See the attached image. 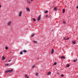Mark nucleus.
I'll list each match as a JSON object with an SVG mask.
<instances>
[{"instance_id": "33", "label": "nucleus", "mask_w": 78, "mask_h": 78, "mask_svg": "<svg viewBox=\"0 0 78 78\" xmlns=\"http://www.w3.org/2000/svg\"><path fill=\"white\" fill-rule=\"evenodd\" d=\"M57 74L58 75H59V72L57 73Z\"/></svg>"}, {"instance_id": "26", "label": "nucleus", "mask_w": 78, "mask_h": 78, "mask_svg": "<svg viewBox=\"0 0 78 78\" xmlns=\"http://www.w3.org/2000/svg\"><path fill=\"white\" fill-rule=\"evenodd\" d=\"M34 42H35V43H37V41H34Z\"/></svg>"}, {"instance_id": "13", "label": "nucleus", "mask_w": 78, "mask_h": 78, "mask_svg": "<svg viewBox=\"0 0 78 78\" xmlns=\"http://www.w3.org/2000/svg\"><path fill=\"white\" fill-rule=\"evenodd\" d=\"M23 52H24V53H26L27 52V50H24L23 51Z\"/></svg>"}, {"instance_id": "37", "label": "nucleus", "mask_w": 78, "mask_h": 78, "mask_svg": "<svg viewBox=\"0 0 78 78\" xmlns=\"http://www.w3.org/2000/svg\"><path fill=\"white\" fill-rule=\"evenodd\" d=\"M2 7V5H0V8Z\"/></svg>"}, {"instance_id": "24", "label": "nucleus", "mask_w": 78, "mask_h": 78, "mask_svg": "<svg viewBox=\"0 0 78 78\" xmlns=\"http://www.w3.org/2000/svg\"><path fill=\"white\" fill-rule=\"evenodd\" d=\"M34 36V34H33V35L31 36V37H33V36Z\"/></svg>"}, {"instance_id": "5", "label": "nucleus", "mask_w": 78, "mask_h": 78, "mask_svg": "<svg viewBox=\"0 0 78 78\" xmlns=\"http://www.w3.org/2000/svg\"><path fill=\"white\" fill-rule=\"evenodd\" d=\"M53 53H54V49H52L51 52V54H53Z\"/></svg>"}, {"instance_id": "39", "label": "nucleus", "mask_w": 78, "mask_h": 78, "mask_svg": "<svg viewBox=\"0 0 78 78\" xmlns=\"http://www.w3.org/2000/svg\"><path fill=\"white\" fill-rule=\"evenodd\" d=\"M27 78H29V77L27 76Z\"/></svg>"}, {"instance_id": "31", "label": "nucleus", "mask_w": 78, "mask_h": 78, "mask_svg": "<svg viewBox=\"0 0 78 78\" xmlns=\"http://www.w3.org/2000/svg\"><path fill=\"white\" fill-rule=\"evenodd\" d=\"M25 76L26 77H27V75L26 74L25 75Z\"/></svg>"}, {"instance_id": "23", "label": "nucleus", "mask_w": 78, "mask_h": 78, "mask_svg": "<svg viewBox=\"0 0 78 78\" xmlns=\"http://www.w3.org/2000/svg\"><path fill=\"white\" fill-rule=\"evenodd\" d=\"M35 66L34 65H33L32 66V68H34V67H35Z\"/></svg>"}, {"instance_id": "11", "label": "nucleus", "mask_w": 78, "mask_h": 78, "mask_svg": "<svg viewBox=\"0 0 78 78\" xmlns=\"http://www.w3.org/2000/svg\"><path fill=\"white\" fill-rule=\"evenodd\" d=\"M26 9L27 10V11H30V9L27 8H26Z\"/></svg>"}, {"instance_id": "25", "label": "nucleus", "mask_w": 78, "mask_h": 78, "mask_svg": "<svg viewBox=\"0 0 78 78\" xmlns=\"http://www.w3.org/2000/svg\"><path fill=\"white\" fill-rule=\"evenodd\" d=\"M61 76H62V77H63V76H64V75L63 74H62L61 75Z\"/></svg>"}, {"instance_id": "35", "label": "nucleus", "mask_w": 78, "mask_h": 78, "mask_svg": "<svg viewBox=\"0 0 78 78\" xmlns=\"http://www.w3.org/2000/svg\"><path fill=\"white\" fill-rule=\"evenodd\" d=\"M48 75H49V72H48L47 74Z\"/></svg>"}, {"instance_id": "12", "label": "nucleus", "mask_w": 78, "mask_h": 78, "mask_svg": "<svg viewBox=\"0 0 78 78\" xmlns=\"http://www.w3.org/2000/svg\"><path fill=\"white\" fill-rule=\"evenodd\" d=\"M62 11H63V13H64V12H65V9H62Z\"/></svg>"}, {"instance_id": "36", "label": "nucleus", "mask_w": 78, "mask_h": 78, "mask_svg": "<svg viewBox=\"0 0 78 78\" xmlns=\"http://www.w3.org/2000/svg\"><path fill=\"white\" fill-rule=\"evenodd\" d=\"M11 60H10L9 61V62H11Z\"/></svg>"}, {"instance_id": "3", "label": "nucleus", "mask_w": 78, "mask_h": 78, "mask_svg": "<svg viewBox=\"0 0 78 78\" xmlns=\"http://www.w3.org/2000/svg\"><path fill=\"white\" fill-rule=\"evenodd\" d=\"M22 11H21L20 12L19 14V16L20 17L22 16Z\"/></svg>"}, {"instance_id": "4", "label": "nucleus", "mask_w": 78, "mask_h": 78, "mask_svg": "<svg viewBox=\"0 0 78 78\" xmlns=\"http://www.w3.org/2000/svg\"><path fill=\"white\" fill-rule=\"evenodd\" d=\"M53 10L55 11H57V8L56 7H54L53 9Z\"/></svg>"}, {"instance_id": "20", "label": "nucleus", "mask_w": 78, "mask_h": 78, "mask_svg": "<svg viewBox=\"0 0 78 78\" xmlns=\"http://www.w3.org/2000/svg\"><path fill=\"white\" fill-rule=\"evenodd\" d=\"M5 73H8V72H9V71H8V70H7L5 71Z\"/></svg>"}, {"instance_id": "22", "label": "nucleus", "mask_w": 78, "mask_h": 78, "mask_svg": "<svg viewBox=\"0 0 78 78\" xmlns=\"http://www.w3.org/2000/svg\"><path fill=\"white\" fill-rule=\"evenodd\" d=\"M63 23H64V24L66 23V21H63Z\"/></svg>"}, {"instance_id": "28", "label": "nucleus", "mask_w": 78, "mask_h": 78, "mask_svg": "<svg viewBox=\"0 0 78 78\" xmlns=\"http://www.w3.org/2000/svg\"><path fill=\"white\" fill-rule=\"evenodd\" d=\"M5 66H9V64H5Z\"/></svg>"}, {"instance_id": "9", "label": "nucleus", "mask_w": 78, "mask_h": 78, "mask_svg": "<svg viewBox=\"0 0 78 78\" xmlns=\"http://www.w3.org/2000/svg\"><path fill=\"white\" fill-rule=\"evenodd\" d=\"M5 57H4V56H3L2 57V60H5Z\"/></svg>"}, {"instance_id": "27", "label": "nucleus", "mask_w": 78, "mask_h": 78, "mask_svg": "<svg viewBox=\"0 0 78 78\" xmlns=\"http://www.w3.org/2000/svg\"><path fill=\"white\" fill-rule=\"evenodd\" d=\"M67 67H70V65L69 64H68L67 65Z\"/></svg>"}, {"instance_id": "7", "label": "nucleus", "mask_w": 78, "mask_h": 78, "mask_svg": "<svg viewBox=\"0 0 78 78\" xmlns=\"http://www.w3.org/2000/svg\"><path fill=\"white\" fill-rule=\"evenodd\" d=\"M72 43L73 44H76V41H72Z\"/></svg>"}, {"instance_id": "2", "label": "nucleus", "mask_w": 78, "mask_h": 78, "mask_svg": "<svg viewBox=\"0 0 78 78\" xmlns=\"http://www.w3.org/2000/svg\"><path fill=\"white\" fill-rule=\"evenodd\" d=\"M41 15H40L38 17V19L37 20V21H39V20H41Z\"/></svg>"}, {"instance_id": "42", "label": "nucleus", "mask_w": 78, "mask_h": 78, "mask_svg": "<svg viewBox=\"0 0 78 78\" xmlns=\"http://www.w3.org/2000/svg\"><path fill=\"white\" fill-rule=\"evenodd\" d=\"M5 61V62H6V60Z\"/></svg>"}, {"instance_id": "14", "label": "nucleus", "mask_w": 78, "mask_h": 78, "mask_svg": "<svg viewBox=\"0 0 78 78\" xmlns=\"http://www.w3.org/2000/svg\"><path fill=\"white\" fill-rule=\"evenodd\" d=\"M56 64H57V63H56V62H55L54 63V66H56Z\"/></svg>"}, {"instance_id": "21", "label": "nucleus", "mask_w": 78, "mask_h": 78, "mask_svg": "<svg viewBox=\"0 0 78 78\" xmlns=\"http://www.w3.org/2000/svg\"><path fill=\"white\" fill-rule=\"evenodd\" d=\"M35 75H36V76H37V75H38V73H36Z\"/></svg>"}, {"instance_id": "10", "label": "nucleus", "mask_w": 78, "mask_h": 78, "mask_svg": "<svg viewBox=\"0 0 78 78\" xmlns=\"http://www.w3.org/2000/svg\"><path fill=\"white\" fill-rule=\"evenodd\" d=\"M44 13H45L46 14H47V13H48V11L46 10L44 12Z\"/></svg>"}, {"instance_id": "29", "label": "nucleus", "mask_w": 78, "mask_h": 78, "mask_svg": "<svg viewBox=\"0 0 78 78\" xmlns=\"http://www.w3.org/2000/svg\"><path fill=\"white\" fill-rule=\"evenodd\" d=\"M69 37H68L66 39H67V40H69Z\"/></svg>"}, {"instance_id": "38", "label": "nucleus", "mask_w": 78, "mask_h": 78, "mask_svg": "<svg viewBox=\"0 0 78 78\" xmlns=\"http://www.w3.org/2000/svg\"><path fill=\"white\" fill-rule=\"evenodd\" d=\"M76 8H77V9H78V6H77Z\"/></svg>"}, {"instance_id": "15", "label": "nucleus", "mask_w": 78, "mask_h": 78, "mask_svg": "<svg viewBox=\"0 0 78 78\" xmlns=\"http://www.w3.org/2000/svg\"><path fill=\"white\" fill-rule=\"evenodd\" d=\"M76 61H77V59H76V60L74 59L73 60V62H74Z\"/></svg>"}, {"instance_id": "32", "label": "nucleus", "mask_w": 78, "mask_h": 78, "mask_svg": "<svg viewBox=\"0 0 78 78\" xmlns=\"http://www.w3.org/2000/svg\"><path fill=\"white\" fill-rule=\"evenodd\" d=\"M64 40H66V37H65L64 38Z\"/></svg>"}, {"instance_id": "19", "label": "nucleus", "mask_w": 78, "mask_h": 78, "mask_svg": "<svg viewBox=\"0 0 78 78\" xmlns=\"http://www.w3.org/2000/svg\"><path fill=\"white\" fill-rule=\"evenodd\" d=\"M5 48V49H6V50H7L8 49V47H6Z\"/></svg>"}, {"instance_id": "8", "label": "nucleus", "mask_w": 78, "mask_h": 78, "mask_svg": "<svg viewBox=\"0 0 78 78\" xmlns=\"http://www.w3.org/2000/svg\"><path fill=\"white\" fill-rule=\"evenodd\" d=\"M13 71V69H12L11 70H8L9 72H12Z\"/></svg>"}, {"instance_id": "17", "label": "nucleus", "mask_w": 78, "mask_h": 78, "mask_svg": "<svg viewBox=\"0 0 78 78\" xmlns=\"http://www.w3.org/2000/svg\"><path fill=\"white\" fill-rule=\"evenodd\" d=\"M33 20L34 21H36V19L34 18H33Z\"/></svg>"}, {"instance_id": "30", "label": "nucleus", "mask_w": 78, "mask_h": 78, "mask_svg": "<svg viewBox=\"0 0 78 78\" xmlns=\"http://www.w3.org/2000/svg\"><path fill=\"white\" fill-rule=\"evenodd\" d=\"M28 3H31V2L30 1H29L27 2Z\"/></svg>"}, {"instance_id": "41", "label": "nucleus", "mask_w": 78, "mask_h": 78, "mask_svg": "<svg viewBox=\"0 0 78 78\" xmlns=\"http://www.w3.org/2000/svg\"><path fill=\"white\" fill-rule=\"evenodd\" d=\"M28 2H29L28 0H27V3H28Z\"/></svg>"}, {"instance_id": "1", "label": "nucleus", "mask_w": 78, "mask_h": 78, "mask_svg": "<svg viewBox=\"0 0 78 78\" xmlns=\"http://www.w3.org/2000/svg\"><path fill=\"white\" fill-rule=\"evenodd\" d=\"M11 24V21H10L8 22L7 23V25L9 26H10Z\"/></svg>"}, {"instance_id": "18", "label": "nucleus", "mask_w": 78, "mask_h": 78, "mask_svg": "<svg viewBox=\"0 0 78 78\" xmlns=\"http://www.w3.org/2000/svg\"><path fill=\"white\" fill-rule=\"evenodd\" d=\"M46 18H47V17H48V15H46L45 16Z\"/></svg>"}, {"instance_id": "34", "label": "nucleus", "mask_w": 78, "mask_h": 78, "mask_svg": "<svg viewBox=\"0 0 78 78\" xmlns=\"http://www.w3.org/2000/svg\"><path fill=\"white\" fill-rule=\"evenodd\" d=\"M51 74V72H49V75Z\"/></svg>"}, {"instance_id": "16", "label": "nucleus", "mask_w": 78, "mask_h": 78, "mask_svg": "<svg viewBox=\"0 0 78 78\" xmlns=\"http://www.w3.org/2000/svg\"><path fill=\"white\" fill-rule=\"evenodd\" d=\"M20 55H22L23 54V52L22 51H21L20 52Z\"/></svg>"}, {"instance_id": "40", "label": "nucleus", "mask_w": 78, "mask_h": 78, "mask_svg": "<svg viewBox=\"0 0 78 78\" xmlns=\"http://www.w3.org/2000/svg\"><path fill=\"white\" fill-rule=\"evenodd\" d=\"M32 2H33V0H30Z\"/></svg>"}, {"instance_id": "6", "label": "nucleus", "mask_w": 78, "mask_h": 78, "mask_svg": "<svg viewBox=\"0 0 78 78\" xmlns=\"http://www.w3.org/2000/svg\"><path fill=\"white\" fill-rule=\"evenodd\" d=\"M61 59H65L66 57L64 56H62L60 57Z\"/></svg>"}]
</instances>
